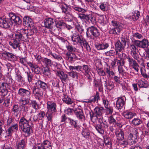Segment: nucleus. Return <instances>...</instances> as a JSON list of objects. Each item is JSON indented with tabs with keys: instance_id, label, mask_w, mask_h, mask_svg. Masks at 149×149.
<instances>
[{
	"instance_id": "f257e3e1",
	"label": "nucleus",
	"mask_w": 149,
	"mask_h": 149,
	"mask_svg": "<svg viewBox=\"0 0 149 149\" xmlns=\"http://www.w3.org/2000/svg\"><path fill=\"white\" fill-rule=\"evenodd\" d=\"M31 120V117L28 119L26 118L25 116H24L21 117L19 121V128L28 136H29L33 132L32 127L29 123Z\"/></svg>"
},
{
	"instance_id": "f03ea898",
	"label": "nucleus",
	"mask_w": 149,
	"mask_h": 149,
	"mask_svg": "<svg viewBox=\"0 0 149 149\" xmlns=\"http://www.w3.org/2000/svg\"><path fill=\"white\" fill-rule=\"evenodd\" d=\"M86 36L90 37L94 41H96L99 38L100 33V31L95 26H92L87 29Z\"/></svg>"
},
{
	"instance_id": "7ed1b4c3",
	"label": "nucleus",
	"mask_w": 149,
	"mask_h": 149,
	"mask_svg": "<svg viewBox=\"0 0 149 149\" xmlns=\"http://www.w3.org/2000/svg\"><path fill=\"white\" fill-rule=\"evenodd\" d=\"M111 22L112 25L114 27L109 29V34L119 35L123 29V24L115 19L112 20Z\"/></svg>"
},
{
	"instance_id": "20e7f679",
	"label": "nucleus",
	"mask_w": 149,
	"mask_h": 149,
	"mask_svg": "<svg viewBox=\"0 0 149 149\" xmlns=\"http://www.w3.org/2000/svg\"><path fill=\"white\" fill-rule=\"evenodd\" d=\"M98 122L99 123L95 125V127L98 132L103 134L105 129L108 127L107 123L106 121H103L100 118L99 119Z\"/></svg>"
},
{
	"instance_id": "39448f33",
	"label": "nucleus",
	"mask_w": 149,
	"mask_h": 149,
	"mask_svg": "<svg viewBox=\"0 0 149 149\" xmlns=\"http://www.w3.org/2000/svg\"><path fill=\"white\" fill-rule=\"evenodd\" d=\"M133 43L136 47L142 49H144L149 46V42L146 38H144L141 40H134Z\"/></svg>"
},
{
	"instance_id": "423d86ee",
	"label": "nucleus",
	"mask_w": 149,
	"mask_h": 149,
	"mask_svg": "<svg viewBox=\"0 0 149 149\" xmlns=\"http://www.w3.org/2000/svg\"><path fill=\"white\" fill-rule=\"evenodd\" d=\"M34 146L35 149H52L51 143L47 140H44L41 143H39Z\"/></svg>"
},
{
	"instance_id": "0eeeda50",
	"label": "nucleus",
	"mask_w": 149,
	"mask_h": 149,
	"mask_svg": "<svg viewBox=\"0 0 149 149\" xmlns=\"http://www.w3.org/2000/svg\"><path fill=\"white\" fill-rule=\"evenodd\" d=\"M1 27L5 29H7L12 26L13 22L10 18H6L5 16L3 17H1Z\"/></svg>"
},
{
	"instance_id": "6e6552de",
	"label": "nucleus",
	"mask_w": 149,
	"mask_h": 149,
	"mask_svg": "<svg viewBox=\"0 0 149 149\" xmlns=\"http://www.w3.org/2000/svg\"><path fill=\"white\" fill-rule=\"evenodd\" d=\"M88 11L86 13H79L78 14V18L81 20L88 21L90 20L91 22H93V20L95 19L93 17L92 15L87 13Z\"/></svg>"
},
{
	"instance_id": "1a4fd4ad",
	"label": "nucleus",
	"mask_w": 149,
	"mask_h": 149,
	"mask_svg": "<svg viewBox=\"0 0 149 149\" xmlns=\"http://www.w3.org/2000/svg\"><path fill=\"white\" fill-rule=\"evenodd\" d=\"M55 19L50 17L46 18L44 21L45 26L47 29L53 30L54 26L55 24Z\"/></svg>"
},
{
	"instance_id": "9d476101",
	"label": "nucleus",
	"mask_w": 149,
	"mask_h": 149,
	"mask_svg": "<svg viewBox=\"0 0 149 149\" xmlns=\"http://www.w3.org/2000/svg\"><path fill=\"white\" fill-rule=\"evenodd\" d=\"M9 16L11 21H13L15 23L18 25L22 23V17L21 16H19L13 13H9Z\"/></svg>"
},
{
	"instance_id": "9b49d317",
	"label": "nucleus",
	"mask_w": 149,
	"mask_h": 149,
	"mask_svg": "<svg viewBox=\"0 0 149 149\" xmlns=\"http://www.w3.org/2000/svg\"><path fill=\"white\" fill-rule=\"evenodd\" d=\"M33 94L37 97L38 100L43 96V92L42 90L35 85L31 88Z\"/></svg>"
},
{
	"instance_id": "f8f14e48",
	"label": "nucleus",
	"mask_w": 149,
	"mask_h": 149,
	"mask_svg": "<svg viewBox=\"0 0 149 149\" xmlns=\"http://www.w3.org/2000/svg\"><path fill=\"white\" fill-rule=\"evenodd\" d=\"M125 97L124 96L118 98L116 102V107L118 110L121 109L124 107L125 104Z\"/></svg>"
},
{
	"instance_id": "ddd939ff",
	"label": "nucleus",
	"mask_w": 149,
	"mask_h": 149,
	"mask_svg": "<svg viewBox=\"0 0 149 149\" xmlns=\"http://www.w3.org/2000/svg\"><path fill=\"white\" fill-rule=\"evenodd\" d=\"M72 40L74 42V45L77 44L79 45H81L84 39L80 36L78 34H76L74 33L71 37Z\"/></svg>"
},
{
	"instance_id": "4468645a",
	"label": "nucleus",
	"mask_w": 149,
	"mask_h": 149,
	"mask_svg": "<svg viewBox=\"0 0 149 149\" xmlns=\"http://www.w3.org/2000/svg\"><path fill=\"white\" fill-rule=\"evenodd\" d=\"M30 89H26L24 88H20L18 91V94L23 97H29L31 95Z\"/></svg>"
},
{
	"instance_id": "2eb2a0df",
	"label": "nucleus",
	"mask_w": 149,
	"mask_h": 149,
	"mask_svg": "<svg viewBox=\"0 0 149 149\" xmlns=\"http://www.w3.org/2000/svg\"><path fill=\"white\" fill-rule=\"evenodd\" d=\"M66 59L70 63H74L78 58L74 53L67 52L66 54Z\"/></svg>"
},
{
	"instance_id": "dca6fc26",
	"label": "nucleus",
	"mask_w": 149,
	"mask_h": 149,
	"mask_svg": "<svg viewBox=\"0 0 149 149\" xmlns=\"http://www.w3.org/2000/svg\"><path fill=\"white\" fill-rule=\"evenodd\" d=\"M115 50L116 52V55H119V52H121L124 49L125 46L123 45L120 41H117L115 43Z\"/></svg>"
},
{
	"instance_id": "f3484780",
	"label": "nucleus",
	"mask_w": 149,
	"mask_h": 149,
	"mask_svg": "<svg viewBox=\"0 0 149 149\" xmlns=\"http://www.w3.org/2000/svg\"><path fill=\"white\" fill-rule=\"evenodd\" d=\"M35 85L43 91H45L48 88V84L40 80H38L35 83Z\"/></svg>"
},
{
	"instance_id": "a211bd4d",
	"label": "nucleus",
	"mask_w": 149,
	"mask_h": 149,
	"mask_svg": "<svg viewBox=\"0 0 149 149\" xmlns=\"http://www.w3.org/2000/svg\"><path fill=\"white\" fill-rule=\"evenodd\" d=\"M74 113L77 118L81 121L84 120L85 117L82 110L76 109H74Z\"/></svg>"
},
{
	"instance_id": "6ab92c4d",
	"label": "nucleus",
	"mask_w": 149,
	"mask_h": 149,
	"mask_svg": "<svg viewBox=\"0 0 149 149\" xmlns=\"http://www.w3.org/2000/svg\"><path fill=\"white\" fill-rule=\"evenodd\" d=\"M55 103L50 101L47 102V111L56 112L57 111Z\"/></svg>"
},
{
	"instance_id": "aec40b11",
	"label": "nucleus",
	"mask_w": 149,
	"mask_h": 149,
	"mask_svg": "<svg viewBox=\"0 0 149 149\" xmlns=\"http://www.w3.org/2000/svg\"><path fill=\"white\" fill-rule=\"evenodd\" d=\"M69 123L73 127L77 130H79L80 128V124L78 123L77 120H74L72 119L68 118Z\"/></svg>"
},
{
	"instance_id": "412c9836",
	"label": "nucleus",
	"mask_w": 149,
	"mask_h": 149,
	"mask_svg": "<svg viewBox=\"0 0 149 149\" xmlns=\"http://www.w3.org/2000/svg\"><path fill=\"white\" fill-rule=\"evenodd\" d=\"M30 104L31 106L33 108L31 109L30 112L31 114L33 113H35L37 112V110L39 109L38 105L36 100H31Z\"/></svg>"
},
{
	"instance_id": "4be33fe9",
	"label": "nucleus",
	"mask_w": 149,
	"mask_h": 149,
	"mask_svg": "<svg viewBox=\"0 0 149 149\" xmlns=\"http://www.w3.org/2000/svg\"><path fill=\"white\" fill-rule=\"evenodd\" d=\"M23 24L26 26L31 27L33 25V22L32 19L28 16H25L23 19Z\"/></svg>"
},
{
	"instance_id": "5701e85b",
	"label": "nucleus",
	"mask_w": 149,
	"mask_h": 149,
	"mask_svg": "<svg viewBox=\"0 0 149 149\" xmlns=\"http://www.w3.org/2000/svg\"><path fill=\"white\" fill-rule=\"evenodd\" d=\"M104 110V108L103 107H96L93 111V113L97 115V116H99V118H101L102 117V112Z\"/></svg>"
},
{
	"instance_id": "b1692460",
	"label": "nucleus",
	"mask_w": 149,
	"mask_h": 149,
	"mask_svg": "<svg viewBox=\"0 0 149 149\" xmlns=\"http://www.w3.org/2000/svg\"><path fill=\"white\" fill-rule=\"evenodd\" d=\"M109 46V44L105 42H101L95 45V47L98 50L107 49Z\"/></svg>"
},
{
	"instance_id": "393cba45",
	"label": "nucleus",
	"mask_w": 149,
	"mask_h": 149,
	"mask_svg": "<svg viewBox=\"0 0 149 149\" xmlns=\"http://www.w3.org/2000/svg\"><path fill=\"white\" fill-rule=\"evenodd\" d=\"M56 75L58 76L62 81H65L68 77V75L66 74H65L62 71L60 70L57 71Z\"/></svg>"
},
{
	"instance_id": "a878e982",
	"label": "nucleus",
	"mask_w": 149,
	"mask_h": 149,
	"mask_svg": "<svg viewBox=\"0 0 149 149\" xmlns=\"http://www.w3.org/2000/svg\"><path fill=\"white\" fill-rule=\"evenodd\" d=\"M69 68L70 71H73V72H77L78 74L82 72V67L79 65L77 66L70 65L69 66Z\"/></svg>"
},
{
	"instance_id": "bb28decb",
	"label": "nucleus",
	"mask_w": 149,
	"mask_h": 149,
	"mask_svg": "<svg viewBox=\"0 0 149 149\" xmlns=\"http://www.w3.org/2000/svg\"><path fill=\"white\" fill-rule=\"evenodd\" d=\"M122 114L123 116L125 118L129 119H132L133 117L136 115V113L129 111L124 112Z\"/></svg>"
},
{
	"instance_id": "cd10ccee",
	"label": "nucleus",
	"mask_w": 149,
	"mask_h": 149,
	"mask_svg": "<svg viewBox=\"0 0 149 149\" xmlns=\"http://www.w3.org/2000/svg\"><path fill=\"white\" fill-rule=\"evenodd\" d=\"M100 99V93L98 92H96L94 96H92L90 98V103H94L95 102L97 103Z\"/></svg>"
},
{
	"instance_id": "c85d7f7f",
	"label": "nucleus",
	"mask_w": 149,
	"mask_h": 149,
	"mask_svg": "<svg viewBox=\"0 0 149 149\" xmlns=\"http://www.w3.org/2000/svg\"><path fill=\"white\" fill-rule=\"evenodd\" d=\"M26 140L23 139L18 142L16 144L17 147L18 148L24 149L26 146Z\"/></svg>"
},
{
	"instance_id": "c756f323",
	"label": "nucleus",
	"mask_w": 149,
	"mask_h": 149,
	"mask_svg": "<svg viewBox=\"0 0 149 149\" xmlns=\"http://www.w3.org/2000/svg\"><path fill=\"white\" fill-rule=\"evenodd\" d=\"M60 7L62 12L65 14H68L71 11V8L65 4L64 5L61 4Z\"/></svg>"
},
{
	"instance_id": "7c9ffc66",
	"label": "nucleus",
	"mask_w": 149,
	"mask_h": 149,
	"mask_svg": "<svg viewBox=\"0 0 149 149\" xmlns=\"http://www.w3.org/2000/svg\"><path fill=\"white\" fill-rule=\"evenodd\" d=\"M20 42L16 40L13 39V41L9 42V45L14 49H16L20 47Z\"/></svg>"
},
{
	"instance_id": "2f4dec72",
	"label": "nucleus",
	"mask_w": 149,
	"mask_h": 149,
	"mask_svg": "<svg viewBox=\"0 0 149 149\" xmlns=\"http://www.w3.org/2000/svg\"><path fill=\"white\" fill-rule=\"evenodd\" d=\"M82 49L84 48L86 49L88 52L91 51V48L90 45L84 39L80 45Z\"/></svg>"
},
{
	"instance_id": "473e14b6",
	"label": "nucleus",
	"mask_w": 149,
	"mask_h": 149,
	"mask_svg": "<svg viewBox=\"0 0 149 149\" xmlns=\"http://www.w3.org/2000/svg\"><path fill=\"white\" fill-rule=\"evenodd\" d=\"M24 37V36H22L20 32L18 31L15 33L14 38V39L20 42V41H23L24 40V38L23 37Z\"/></svg>"
},
{
	"instance_id": "72a5a7b5",
	"label": "nucleus",
	"mask_w": 149,
	"mask_h": 149,
	"mask_svg": "<svg viewBox=\"0 0 149 149\" xmlns=\"http://www.w3.org/2000/svg\"><path fill=\"white\" fill-rule=\"evenodd\" d=\"M89 114L91 121L94 123H96L97 121L100 118L99 116H97V115L94 114L93 113V111H92L90 112Z\"/></svg>"
},
{
	"instance_id": "f704fd0d",
	"label": "nucleus",
	"mask_w": 149,
	"mask_h": 149,
	"mask_svg": "<svg viewBox=\"0 0 149 149\" xmlns=\"http://www.w3.org/2000/svg\"><path fill=\"white\" fill-rule=\"evenodd\" d=\"M140 16V12L138 11H136L134 12H132V15L130 16L131 19L132 18V20L134 21L137 20L139 18Z\"/></svg>"
},
{
	"instance_id": "c9c22d12",
	"label": "nucleus",
	"mask_w": 149,
	"mask_h": 149,
	"mask_svg": "<svg viewBox=\"0 0 149 149\" xmlns=\"http://www.w3.org/2000/svg\"><path fill=\"white\" fill-rule=\"evenodd\" d=\"M116 134L118 140H122L124 139V132L121 130L117 132Z\"/></svg>"
},
{
	"instance_id": "e433bc0d",
	"label": "nucleus",
	"mask_w": 149,
	"mask_h": 149,
	"mask_svg": "<svg viewBox=\"0 0 149 149\" xmlns=\"http://www.w3.org/2000/svg\"><path fill=\"white\" fill-rule=\"evenodd\" d=\"M72 8L74 10V12L76 11L79 13H86L87 11V9L81 8L77 6L73 7Z\"/></svg>"
},
{
	"instance_id": "4c0bfd02",
	"label": "nucleus",
	"mask_w": 149,
	"mask_h": 149,
	"mask_svg": "<svg viewBox=\"0 0 149 149\" xmlns=\"http://www.w3.org/2000/svg\"><path fill=\"white\" fill-rule=\"evenodd\" d=\"M64 24L63 22H58L57 23L55 21V24L54 26L53 27V28L54 29H53V31H59V30L61 29V27Z\"/></svg>"
},
{
	"instance_id": "58836bf2",
	"label": "nucleus",
	"mask_w": 149,
	"mask_h": 149,
	"mask_svg": "<svg viewBox=\"0 0 149 149\" xmlns=\"http://www.w3.org/2000/svg\"><path fill=\"white\" fill-rule=\"evenodd\" d=\"M55 113L47 111L45 114V116L48 121H50V122H52L53 116L55 114Z\"/></svg>"
},
{
	"instance_id": "ea45409f",
	"label": "nucleus",
	"mask_w": 149,
	"mask_h": 149,
	"mask_svg": "<svg viewBox=\"0 0 149 149\" xmlns=\"http://www.w3.org/2000/svg\"><path fill=\"white\" fill-rule=\"evenodd\" d=\"M66 48L69 52H78V50L74 47L70 45H67Z\"/></svg>"
},
{
	"instance_id": "a19ab883",
	"label": "nucleus",
	"mask_w": 149,
	"mask_h": 149,
	"mask_svg": "<svg viewBox=\"0 0 149 149\" xmlns=\"http://www.w3.org/2000/svg\"><path fill=\"white\" fill-rule=\"evenodd\" d=\"M26 74V78L29 84L31 83L33 77V74L30 71L25 72Z\"/></svg>"
},
{
	"instance_id": "79ce46f5",
	"label": "nucleus",
	"mask_w": 149,
	"mask_h": 149,
	"mask_svg": "<svg viewBox=\"0 0 149 149\" xmlns=\"http://www.w3.org/2000/svg\"><path fill=\"white\" fill-rule=\"evenodd\" d=\"M138 84L140 88H147L149 85V84L147 81H143L142 80L139 81Z\"/></svg>"
},
{
	"instance_id": "37998d69",
	"label": "nucleus",
	"mask_w": 149,
	"mask_h": 149,
	"mask_svg": "<svg viewBox=\"0 0 149 149\" xmlns=\"http://www.w3.org/2000/svg\"><path fill=\"white\" fill-rule=\"evenodd\" d=\"M12 111L13 112V114L15 117H17L18 115V112L19 111V106L17 105H15L13 106Z\"/></svg>"
},
{
	"instance_id": "c03bdc74",
	"label": "nucleus",
	"mask_w": 149,
	"mask_h": 149,
	"mask_svg": "<svg viewBox=\"0 0 149 149\" xmlns=\"http://www.w3.org/2000/svg\"><path fill=\"white\" fill-rule=\"evenodd\" d=\"M63 100L67 104H71L73 103L72 100L67 95H65Z\"/></svg>"
},
{
	"instance_id": "a18cd8bd",
	"label": "nucleus",
	"mask_w": 149,
	"mask_h": 149,
	"mask_svg": "<svg viewBox=\"0 0 149 149\" xmlns=\"http://www.w3.org/2000/svg\"><path fill=\"white\" fill-rule=\"evenodd\" d=\"M42 62L47 66H51L53 65L51 60L46 58H44V59L42 60Z\"/></svg>"
},
{
	"instance_id": "49530a36",
	"label": "nucleus",
	"mask_w": 149,
	"mask_h": 149,
	"mask_svg": "<svg viewBox=\"0 0 149 149\" xmlns=\"http://www.w3.org/2000/svg\"><path fill=\"white\" fill-rule=\"evenodd\" d=\"M142 123L141 120L139 118H134L132 121V123L135 126H137L141 124Z\"/></svg>"
},
{
	"instance_id": "de8ad7c7",
	"label": "nucleus",
	"mask_w": 149,
	"mask_h": 149,
	"mask_svg": "<svg viewBox=\"0 0 149 149\" xmlns=\"http://www.w3.org/2000/svg\"><path fill=\"white\" fill-rule=\"evenodd\" d=\"M19 31L20 32L22 36H24V37H23L24 39L27 38L28 36L29 35L28 34L29 33L28 32V30H26L25 29H22L20 30Z\"/></svg>"
},
{
	"instance_id": "09e8293b",
	"label": "nucleus",
	"mask_w": 149,
	"mask_h": 149,
	"mask_svg": "<svg viewBox=\"0 0 149 149\" xmlns=\"http://www.w3.org/2000/svg\"><path fill=\"white\" fill-rule=\"evenodd\" d=\"M76 28L79 32L81 33L84 31V29L82 25H81L78 22L76 23Z\"/></svg>"
},
{
	"instance_id": "8fccbe9b",
	"label": "nucleus",
	"mask_w": 149,
	"mask_h": 149,
	"mask_svg": "<svg viewBox=\"0 0 149 149\" xmlns=\"http://www.w3.org/2000/svg\"><path fill=\"white\" fill-rule=\"evenodd\" d=\"M105 83L104 86L106 87L108 86L109 87V90H111L114 88V86L113 83V82L109 81V82L108 84L107 83L106 81H104Z\"/></svg>"
},
{
	"instance_id": "3c124183",
	"label": "nucleus",
	"mask_w": 149,
	"mask_h": 149,
	"mask_svg": "<svg viewBox=\"0 0 149 149\" xmlns=\"http://www.w3.org/2000/svg\"><path fill=\"white\" fill-rule=\"evenodd\" d=\"M1 103L4 101V102L3 103V105L5 106L8 107L10 103V100L9 99H5L4 98V96H1Z\"/></svg>"
},
{
	"instance_id": "603ef678",
	"label": "nucleus",
	"mask_w": 149,
	"mask_h": 149,
	"mask_svg": "<svg viewBox=\"0 0 149 149\" xmlns=\"http://www.w3.org/2000/svg\"><path fill=\"white\" fill-rule=\"evenodd\" d=\"M82 67V69L84 71V74L91 73V68L87 65H84Z\"/></svg>"
},
{
	"instance_id": "864d4df0",
	"label": "nucleus",
	"mask_w": 149,
	"mask_h": 149,
	"mask_svg": "<svg viewBox=\"0 0 149 149\" xmlns=\"http://www.w3.org/2000/svg\"><path fill=\"white\" fill-rule=\"evenodd\" d=\"M130 132L134 136L135 139H137L138 136V130L136 128H133L130 130Z\"/></svg>"
},
{
	"instance_id": "5fc2aeb1",
	"label": "nucleus",
	"mask_w": 149,
	"mask_h": 149,
	"mask_svg": "<svg viewBox=\"0 0 149 149\" xmlns=\"http://www.w3.org/2000/svg\"><path fill=\"white\" fill-rule=\"evenodd\" d=\"M99 7L102 11H105L108 8V4L107 2L102 3H101Z\"/></svg>"
},
{
	"instance_id": "6e6d98bb",
	"label": "nucleus",
	"mask_w": 149,
	"mask_h": 149,
	"mask_svg": "<svg viewBox=\"0 0 149 149\" xmlns=\"http://www.w3.org/2000/svg\"><path fill=\"white\" fill-rule=\"evenodd\" d=\"M93 84L95 87H102V85L101 79L97 80L94 79Z\"/></svg>"
},
{
	"instance_id": "4d7b16f0",
	"label": "nucleus",
	"mask_w": 149,
	"mask_h": 149,
	"mask_svg": "<svg viewBox=\"0 0 149 149\" xmlns=\"http://www.w3.org/2000/svg\"><path fill=\"white\" fill-rule=\"evenodd\" d=\"M130 66L132 67L137 72H139V66L136 61H135V62H134V63H132Z\"/></svg>"
},
{
	"instance_id": "13d9d810",
	"label": "nucleus",
	"mask_w": 149,
	"mask_h": 149,
	"mask_svg": "<svg viewBox=\"0 0 149 149\" xmlns=\"http://www.w3.org/2000/svg\"><path fill=\"white\" fill-rule=\"evenodd\" d=\"M49 54L54 58L58 60H61L62 59V57L58 54H56L55 53H53L52 52H50Z\"/></svg>"
},
{
	"instance_id": "bf43d9fd",
	"label": "nucleus",
	"mask_w": 149,
	"mask_h": 149,
	"mask_svg": "<svg viewBox=\"0 0 149 149\" xmlns=\"http://www.w3.org/2000/svg\"><path fill=\"white\" fill-rule=\"evenodd\" d=\"M81 134L84 138H87V136L89 135L90 133L88 130L87 129H85L83 130Z\"/></svg>"
},
{
	"instance_id": "052dcab7",
	"label": "nucleus",
	"mask_w": 149,
	"mask_h": 149,
	"mask_svg": "<svg viewBox=\"0 0 149 149\" xmlns=\"http://www.w3.org/2000/svg\"><path fill=\"white\" fill-rule=\"evenodd\" d=\"M5 54H6V56H7V57H8L11 60L13 61H14L16 59V56L12 53L8 52V53H5Z\"/></svg>"
},
{
	"instance_id": "680f3d73",
	"label": "nucleus",
	"mask_w": 149,
	"mask_h": 149,
	"mask_svg": "<svg viewBox=\"0 0 149 149\" xmlns=\"http://www.w3.org/2000/svg\"><path fill=\"white\" fill-rule=\"evenodd\" d=\"M15 74L17 79V81H21L22 77L21 75L20 72L18 69H17L15 71Z\"/></svg>"
},
{
	"instance_id": "e2e57ef3",
	"label": "nucleus",
	"mask_w": 149,
	"mask_h": 149,
	"mask_svg": "<svg viewBox=\"0 0 149 149\" xmlns=\"http://www.w3.org/2000/svg\"><path fill=\"white\" fill-rule=\"evenodd\" d=\"M29 97H23V99L20 100V103H22L23 105H26L29 103Z\"/></svg>"
},
{
	"instance_id": "0e129e2a",
	"label": "nucleus",
	"mask_w": 149,
	"mask_h": 149,
	"mask_svg": "<svg viewBox=\"0 0 149 149\" xmlns=\"http://www.w3.org/2000/svg\"><path fill=\"white\" fill-rule=\"evenodd\" d=\"M72 71V72L68 73L69 76L73 78H76L77 79L78 77V73L77 72H73V71Z\"/></svg>"
},
{
	"instance_id": "69168bd1",
	"label": "nucleus",
	"mask_w": 149,
	"mask_h": 149,
	"mask_svg": "<svg viewBox=\"0 0 149 149\" xmlns=\"http://www.w3.org/2000/svg\"><path fill=\"white\" fill-rule=\"evenodd\" d=\"M12 131L15 132L18 130V125L17 123L13 124L9 127Z\"/></svg>"
},
{
	"instance_id": "338daca9",
	"label": "nucleus",
	"mask_w": 149,
	"mask_h": 149,
	"mask_svg": "<svg viewBox=\"0 0 149 149\" xmlns=\"http://www.w3.org/2000/svg\"><path fill=\"white\" fill-rule=\"evenodd\" d=\"M109 123L110 124L115 125L116 123V120L113 118L112 115L108 119Z\"/></svg>"
},
{
	"instance_id": "774afa93",
	"label": "nucleus",
	"mask_w": 149,
	"mask_h": 149,
	"mask_svg": "<svg viewBox=\"0 0 149 149\" xmlns=\"http://www.w3.org/2000/svg\"><path fill=\"white\" fill-rule=\"evenodd\" d=\"M105 72L108 74L109 77H111L114 74V72L111 70V71L109 68H106Z\"/></svg>"
}]
</instances>
